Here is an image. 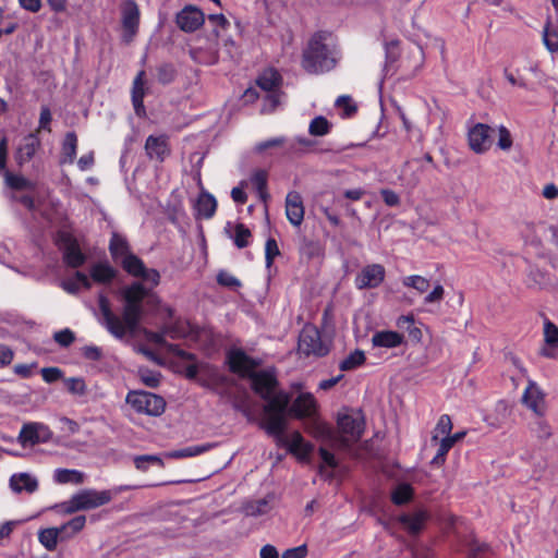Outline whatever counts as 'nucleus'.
I'll list each match as a JSON object with an SVG mask.
<instances>
[{"instance_id":"obj_1","label":"nucleus","mask_w":558,"mask_h":558,"mask_svg":"<svg viewBox=\"0 0 558 558\" xmlns=\"http://www.w3.org/2000/svg\"><path fill=\"white\" fill-rule=\"evenodd\" d=\"M255 389L266 401L264 405L263 427L276 441L300 460H307L313 446L305 441L299 432L286 434V410L290 396L284 391H276V380L268 374H259L254 380Z\"/></svg>"},{"instance_id":"obj_2","label":"nucleus","mask_w":558,"mask_h":558,"mask_svg":"<svg viewBox=\"0 0 558 558\" xmlns=\"http://www.w3.org/2000/svg\"><path fill=\"white\" fill-rule=\"evenodd\" d=\"M121 294L125 301L122 317L112 312L110 302L105 294L98 295L99 322L117 339L135 332L141 317L142 301L148 294V290L143 283L134 282L123 288Z\"/></svg>"},{"instance_id":"obj_3","label":"nucleus","mask_w":558,"mask_h":558,"mask_svg":"<svg viewBox=\"0 0 558 558\" xmlns=\"http://www.w3.org/2000/svg\"><path fill=\"white\" fill-rule=\"evenodd\" d=\"M337 426L338 434L336 435L328 424L315 421L311 433L319 440L329 442L338 448L345 449L360 440L364 430L363 415L356 411L339 413Z\"/></svg>"},{"instance_id":"obj_4","label":"nucleus","mask_w":558,"mask_h":558,"mask_svg":"<svg viewBox=\"0 0 558 558\" xmlns=\"http://www.w3.org/2000/svg\"><path fill=\"white\" fill-rule=\"evenodd\" d=\"M336 49L328 33H317L303 52L302 65L308 73H323L336 64Z\"/></svg>"},{"instance_id":"obj_5","label":"nucleus","mask_w":558,"mask_h":558,"mask_svg":"<svg viewBox=\"0 0 558 558\" xmlns=\"http://www.w3.org/2000/svg\"><path fill=\"white\" fill-rule=\"evenodd\" d=\"M111 501V490H96L85 488L74 494L69 500L59 507L62 512L71 514L77 511L90 510Z\"/></svg>"},{"instance_id":"obj_6","label":"nucleus","mask_w":558,"mask_h":558,"mask_svg":"<svg viewBox=\"0 0 558 558\" xmlns=\"http://www.w3.org/2000/svg\"><path fill=\"white\" fill-rule=\"evenodd\" d=\"M126 403L137 413L151 416L161 415L166 407L165 400L161 397L147 391L129 392Z\"/></svg>"},{"instance_id":"obj_7","label":"nucleus","mask_w":558,"mask_h":558,"mask_svg":"<svg viewBox=\"0 0 558 558\" xmlns=\"http://www.w3.org/2000/svg\"><path fill=\"white\" fill-rule=\"evenodd\" d=\"M228 363L229 367L233 373H236L241 376H248L252 379V387L256 393H258L255 389L254 380L259 374H268L270 375L276 381V377L274 373L269 371H260L255 372V368L257 366L256 362L247 356L243 351L241 350H233L230 351L228 354Z\"/></svg>"},{"instance_id":"obj_8","label":"nucleus","mask_w":558,"mask_h":558,"mask_svg":"<svg viewBox=\"0 0 558 558\" xmlns=\"http://www.w3.org/2000/svg\"><path fill=\"white\" fill-rule=\"evenodd\" d=\"M299 351L305 355L324 356L329 349L322 340L319 330L313 325H305L299 336Z\"/></svg>"},{"instance_id":"obj_9","label":"nucleus","mask_w":558,"mask_h":558,"mask_svg":"<svg viewBox=\"0 0 558 558\" xmlns=\"http://www.w3.org/2000/svg\"><path fill=\"white\" fill-rule=\"evenodd\" d=\"M56 242L68 266L77 268L85 263L86 257L82 253L77 240L70 232L60 231Z\"/></svg>"},{"instance_id":"obj_10","label":"nucleus","mask_w":558,"mask_h":558,"mask_svg":"<svg viewBox=\"0 0 558 558\" xmlns=\"http://www.w3.org/2000/svg\"><path fill=\"white\" fill-rule=\"evenodd\" d=\"M120 263L128 274L141 278L151 287H155L159 283V272L156 269L146 268L137 256L130 253L128 256H124Z\"/></svg>"},{"instance_id":"obj_11","label":"nucleus","mask_w":558,"mask_h":558,"mask_svg":"<svg viewBox=\"0 0 558 558\" xmlns=\"http://www.w3.org/2000/svg\"><path fill=\"white\" fill-rule=\"evenodd\" d=\"M386 276L385 267L380 264L364 266L355 276L354 286L359 290L374 289L379 287Z\"/></svg>"},{"instance_id":"obj_12","label":"nucleus","mask_w":558,"mask_h":558,"mask_svg":"<svg viewBox=\"0 0 558 558\" xmlns=\"http://www.w3.org/2000/svg\"><path fill=\"white\" fill-rule=\"evenodd\" d=\"M178 27L185 33H193L205 23L204 12L196 5L187 4L175 15Z\"/></svg>"},{"instance_id":"obj_13","label":"nucleus","mask_w":558,"mask_h":558,"mask_svg":"<svg viewBox=\"0 0 558 558\" xmlns=\"http://www.w3.org/2000/svg\"><path fill=\"white\" fill-rule=\"evenodd\" d=\"M123 40L130 43L138 31L140 9L134 0H126L122 8Z\"/></svg>"},{"instance_id":"obj_14","label":"nucleus","mask_w":558,"mask_h":558,"mask_svg":"<svg viewBox=\"0 0 558 558\" xmlns=\"http://www.w3.org/2000/svg\"><path fill=\"white\" fill-rule=\"evenodd\" d=\"M51 437V432L43 423H27L24 424L20 434L19 441L24 446H33L39 442H45Z\"/></svg>"},{"instance_id":"obj_15","label":"nucleus","mask_w":558,"mask_h":558,"mask_svg":"<svg viewBox=\"0 0 558 558\" xmlns=\"http://www.w3.org/2000/svg\"><path fill=\"white\" fill-rule=\"evenodd\" d=\"M493 129L484 123H476L468 133L469 145L477 154L485 153L492 145Z\"/></svg>"},{"instance_id":"obj_16","label":"nucleus","mask_w":558,"mask_h":558,"mask_svg":"<svg viewBox=\"0 0 558 558\" xmlns=\"http://www.w3.org/2000/svg\"><path fill=\"white\" fill-rule=\"evenodd\" d=\"M523 404L537 416H543L546 411L545 396L536 383L530 380L522 396Z\"/></svg>"},{"instance_id":"obj_17","label":"nucleus","mask_w":558,"mask_h":558,"mask_svg":"<svg viewBox=\"0 0 558 558\" xmlns=\"http://www.w3.org/2000/svg\"><path fill=\"white\" fill-rule=\"evenodd\" d=\"M38 480L27 472L14 473L9 480V486L15 494H33L38 489Z\"/></svg>"},{"instance_id":"obj_18","label":"nucleus","mask_w":558,"mask_h":558,"mask_svg":"<svg viewBox=\"0 0 558 558\" xmlns=\"http://www.w3.org/2000/svg\"><path fill=\"white\" fill-rule=\"evenodd\" d=\"M286 215L291 225L299 227L304 219V206L301 195L289 192L286 197Z\"/></svg>"},{"instance_id":"obj_19","label":"nucleus","mask_w":558,"mask_h":558,"mask_svg":"<svg viewBox=\"0 0 558 558\" xmlns=\"http://www.w3.org/2000/svg\"><path fill=\"white\" fill-rule=\"evenodd\" d=\"M316 411V401L311 393H301L292 403L291 408L286 410V415H292L298 418L312 416Z\"/></svg>"},{"instance_id":"obj_20","label":"nucleus","mask_w":558,"mask_h":558,"mask_svg":"<svg viewBox=\"0 0 558 558\" xmlns=\"http://www.w3.org/2000/svg\"><path fill=\"white\" fill-rule=\"evenodd\" d=\"M193 208L196 218L209 219L214 216L217 208L216 198L208 192L203 191L196 198Z\"/></svg>"},{"instance_id":"obj_21","label":"nucleus","mask_w":558,"mask_h":558,"mask_svg":"<svg viewBox=\"0 0 558 558\" xmlns=\"http://www.w3.org/2000/svg\"><path fill=\"white\" fill-rule=\"evenodd\" d=\"M145 150L150 159L162 161L169 154L167 137L165 135L148 136L145 143Z\"/></svg>"},{"instance_id":"obj_22","label":"nucleus","mask_w":558,"mask_h":558,"mask_svg":"<svg viewBox=\"0 0 558 558\" xmlns=\"http://www.w3.org/2000/svg\"><path fill=\"white\" fill-rule=\"evenodd\" d=\"M544 341L546 348H543L541 354L545 357H554L555 350L558 348V327L548 318L544 319Z\"/></svg>"},{"instance_id":"obj_23","label":"nucleus","mask_w":558,"mask_h":558,"mask_svg":"<svg viewBox=\"0 0 558 558\" xmlns=\"http://www.w3.org/2000/svg\"><path fill=\"white\" fill-rule=\"evenodd\" d=\"M403 342V336L393 330L377 331L372 337L374 347L392 349L397 348Z\"/></svg>"},{"instance_id":"obj_24","label":"nucleus","mask_w":558,"mask_h":558,"mask_svg":"<svg viewBox=\"0 0 558 558\" xmlns=\"http://www.w3.org/2000/svg\"><path fill=\"white\" fill-rule=\"evenodd\" d=\"M217 447L216 442H205L199 445H193L185 448L172 450L166 453L167 458L170 459H184L201 456Z\"/></svg>"},{"instance_id":"obj_25","label":"nucleus","mask_w":558,"mask_h":558,"mask_svg":"<svg viewBox=\"0 0 558 558\" xmlns=\"http://www.w3.org/2000/svg\"><path fill=\"white\" fill-rule=\"evenodd\" d=\"M145 72L141 71L136 75L134 82H133V88H132V102L134 106V110L137 116H144L145 114V107H144V96H145Z\"/></svg>"},{"instance_id":"obj_26","label":"nucleus","mask_w":558,"mask_h":558,"mask_svg":"<svg viewBox=\"0 0 558 558\" xmlns=\"http://www.w3.org/2000/svg\"><path fill=\"white\" fill-rule=\"evenodd\" d=\"M61 287L71 294L77 293L81 289H90L92 280L89 277L82 272L76 271L73 277L64 279L61 282Z\"/></svg>"},{"instance_id":"obj_27","label":"nucleus","mask_w":558,"mask_h":558,"mask_svg":"<svg viewBox=\"0 0 558 558\" xmlns=\"http://www.w3.org/2000/svg\"><path fill=\"white\" fill-rule=\"evenodd\" d=\"M86 480L85 473L75 469H57L53 472V481L57 484H83Z\"/></svg>"},{"instance_id":"obj_28","label":"nucleus","mask_w":558,"mask_h":558,"mask_svg":"<svg viewBox=\"0 0 558 558\" xmlns=\"http://www.w3.org/2000/svg\"><path fill=\"white\" fill-rule=\"evenodd\" d=\"M116 277V270L108 263H97L90 267V278L97 283H109Z\"/></svg>"},{"instance_id":"obj_29","label":"nucleus","mask_w":558,"mask_h":558,"mask_svg":"<svg viewBox=\"0 0 558 558\" xmlns=\"http://www.w3.org/2000/svg\"><path fill=\"white\" fill-rule=\"evenodd\" d=\"M76 147H77V137L74 132L66 133L63 144H62V154H61V162L62 163H72L76 156Z\"/></svg>"},{"instance_id":"obj_30","label":"nucleus","mask_w":558,"mask_h":558,"mask_svg":"<svg viewBox=\"0 0 558 558\" xmlns=\"http://www.w3.org/2000/svg\"><path fill=\"white\" fill-rule=\"evenodd\" d=\"M86 523V517L85 515H77L66 523L62 524L60 526L61 531V541L69 539L73 537L76 533L82 531Z\"/></svg>"},{"instance_id":"obj_31","label":"nucleus","mask_w":558,"mask_h":558,"mask_svg":"<svg viewBox=\"0 0 558 558\" xmlns=\"http://www.w3.org/2000/svg\"><path fill=\"white\" fill-rule=\"evenodd\" d=\"M109 250L116 262H120L124 256L130 254L126 240L118 233L112 234Z\"/></svg>"},{"instance_id":"obj_32","label":"nucleus","mask_w":558,"mask_h":558,"mask_svg":"<svg viewBox=\"0 0 558 558\" xmlns=\"http://www.w3.org/2000/svg\"><path fill=\"white\" fill-rule=\"evenodd\" d=\"M38 539L46 549H56L58 541H61L60 527H48L40 530L38 533Z\"/></svg>"},{"instance_id":"obj_33","label":"nucleus","mask_w":558,"mask_h":558,"mask_svg":"<svg viewBox=\"0 0 558 558\" xmlns=\"http://www.w3.org/2000/svg\"><path fill=\"white\" fill-rule=\"evenodd\" d=\"M425 519L426 515L423 512H417L400 517V522L409 533L416 534L422 530Z\"/></svg>"},{"instance_id":"obj_34","label":"nucleus","mask_w":558,"mask_h":558,"mask_svg":"<svg viewBox=\"0 0 558 558\" xmlns=\"http://www.w3.org/2000/svg\"><path fill=\"white\" fill-rule=\"evenodd\" d=\"M279 82L280 74L274 69L265 70L257 78V85L266 92H275Z\"/></svg>"},{"instance_id":"obj_35","label":"nucleus","mask_w":558,"mask_h":558,"mask_svg":"<svg viewBox=\"0 0 558 558\" xmlns=\"http://www.w3.org/2000/svg\"><path fill=\"white\" fill-rule=\"evenodd\" d=\"M365 360L364 351L356 349L340 362L339 368L343 372L353 371L363 365Z\"/></svg>"},{"instance_id":"obj_36","label":"nucleus","mask_w":558,"mask_h":558,"mask_svg":"<svg viewBox=\"0 0 558 558\" xmlns=\"http://www.w3.org/2000/svg\"><path fill=\"white\" fill-rule=\"evenodd\" d=\"M38 147V140L34 135H28L24 144L17 150V159L22 163L29 160Z\"/></svg>"},{"instance_id":"obj_37","label":"nucleus","mask_w":558,"mask_h":558,"mask_svg":"<svg viewBox=\"0 0 558 558\" xmlns=\"http://www.w3.org/2000/svg\"><path fill=\"white\" fill-rule=\"evenodd\" d=\"M402 284L415 290L417 293H425L429 288V280L420 275H411L402 278Z\"/></svg>"},{"instance_id":"obj_38","label":"nucleus","mask_w":558,"mask_h":558,"mask_svg":"<svg viewBox=\"0 0 558 558\" xmlns=\"http://www.w3.org/2000/svg\"><path fill=\"white\" fill-rule=\"evenodd\" d=\"M330 130L331 124L323 116L314 118L308 125V133L313 136H325L330 132Z\"/></svg>"},{"instance_id":"obj_39","label":"nucleus","mask_w":558,"mask_h":558,"mask_svg":"<svg viewBox=\"0 0 558 558\" xmlns=\"http://www.w3.org/2000/svg\"><path fill=\"white\" fill-rule=\"evenodd\" d=\"M532 434L539 440H547L551 437L553 430L547 421L538 416V418L531 424Z\"/></svg>"},{"instance_id":"obj_40","label":"nucleus","mask_w":558,"mask_h":558,"mask_svg":"<svg viewBox=\"0 0 558 558\" xmlns=\"http://www.w3.org/2000/svg\"><path fill=\"white\" fill-rule=\"evenodd\" d=\"M412 495V487L407 483H401L392 490L391 499L396 505H402L411 500Z\"/></svg>"},{"instance_id":"obj_41","label":"nucleus","mask_w":558,"mask_h":558,"mask_svg":"<svg viewBox=\"0 0 558 558\" xmlns=\"http://www.w3.org/2000/svg\"><path fill=\"white\" fill-rule=\"evenodd\" d=\"M135 468L142 472L149 469L150 465L163 466L162 459L156 454H143L134 457Z\"/></svg>"},{"instance_id":"obj_42","label":"nucleus","mask_w":558,"mask_h":558,"mask_svg":"<svg viewBox=\"0 0 558 558\" xmlns=\"http://www.w3.org/2000/svg\"><path fill=\"white\" fill-rule=\"evenodd\" d=\"M452 430V422L449 415L442 414L433 432L432 440H437L439 437H447Z\"/></svg>"},{"instance_id":"obj_43","label":"nucleus","mask_w":558,"mask_h":558,"mask_svg":"<svg viewBox=\"0 0 558 558\" xmlns=\"http://www.w3.org/2000/svg\"><path fill=\"white\" fill-rule=\"evenodd\" d=\"M335 106L341 111L342 118H350L356 112V106L349 96H340L336 99Z\"/></svg>"},{"instance_id":"obj_44","label":"nucleus","mask_w":558,"mask_h":558,"mask_svg":"<svg viewBox=\"0 0 558 558\" xmlns=\"http://www.w3.org/2000/svg\"><path fill=\"white\" fill-rule=\"evenodd\" d=\"M5 179L7 185L15 191H27L32 187V184L23 177L13 175L9 171L2 172Z\"/></svg>"},{"instance_id":"obj_45","label":"nucleus","mask_w":558,"mask_h":558,"mask_svg":"<svg viewBox=\"0 0 558 558\" xmlns=\"http://www.w3.org/2000/svg\"><path fill=\"white\" fill-rule=\"evenodd\" d=\"M543 41L550 52L558 51V31L547 24L543 31Z\"/></svg>"},{"instance_id":"obj_46","label":"nucleus","mask_w":558,"mask_h":558,"mask_svg":"<svg viewBox=\"0 0 558 558\" xmlns=\"http://www.w3.org/2000/svg\"><path fill=\"white\" fill-rule=\"evenodd\" d=\"M66 389L70 393L75 396H85L87 387L85 380L82 377H70L64 380Z\"/></svg>"},{"instance_id":"obj_47","label":"nucleus","mask_w":558,"mask_h":558,"mask_svg":"<svg viewBox=\"0 0 558 558\" xmlns=\"http://www.w3.org/2000/svg\"><path fill=\"white\" fill-rule=\"evenodd\" d=\"M401 184L407 189L415 187L420 182V175L415 171H410L409 163H405L399 175Z\"/></svg>"},{"instance_id":"obj_48","label":"nucleus","mask_w":558,"mask_h":558,"mask_svg":"<svg viewBox=\"0 0 558 558\" xmlns=\"http://www.w3.org/2000/svg\"><path fill=\"white\" fill-rule=\"evenodd\" d=\"M251 231L244 225L239 223L234 227L233 240L238 247L243 248L248 245Z\"/></svg>"},{"instance_id":"obj_49","label":"nucleus","mask_w":558,"mask_h":558,"mask_svg":"<svg viewBox=\"0 0 558 558\" xmlns=\"http://www.w3.org/2000/svg\"><path fill=\"white\" fill-rule=\"evenodd\" d=\"M452 440L448 437H441L439 442V448L437 450L436 456L433 458L432 463L433 464H444L446 461V456L448 451L453 447Z\"/></svg>"},{"instance_id":"obj_50","label":"nucleus","mask_w":558,"mask_h":558,"mask_svg":"<svg viewBox=\"0 0 558 558\" xmlns=\"http://www.w3.org/2000/svg\"><path fill=\"white\" fill-rule=\"evenodd\" d=\"M251 182L259 193L262 198L266 197L267 173L264 170H256L252 177Z\"/></svg>"},{"instance_id":"obj_51","label":"nucleus","mask_w":558,"mask_h":558,"mask_svg":"<svg viewBox=\"0 0 558 558\" xmlns=\"http://www.w3.org/2000/svg\"><path fill=\"white\" fill-rule=\"evenodd\" d=\"M280 255V251L277 244V241L272 238H269L265 244V260L266 267H271L274 259Z\"/></svg>"},{"instance_id":"obj_52","label":"nucleus","mask_w":558,"mask_h":558,"mask_svg":"<svg viewBox=\"0 0 558 558\" xmlns=\"http://www.w3.org/2000/svg\"><path fill=\"white\" fill-rule=\"evenodd\" d=\"M281 102V95L275 92H268L264 99L262 111L265 113L272 112Z\"/></svg>"},{"instance_id":"obj_53","label":"nucleus","mask_w":558,"mask_h":558,"mask_svg":"<svg viewBox=\"0 0 558 558\" xmlns=\"http://www.w3.org/2000/svg\"><path fill=\"white\" fill-rule=\"evenodd\" d=\"M498 133H499V137H498V147L502 150H509L512 146V138H511V134L510 132L508 131L507 128H505L504 125H500L498 128Z\"/></svg>"},{"instance_id":"obj_54","label":"nucleus","mask_w":558,"mask_h":558,"mask_svg":"<svg viewBox=\"0 0 558 558\" xmlns=\"http://www.w3.org/2000/svg\"><path fill=\"white\" fill-rule=\"evenodd\" d=\"M217 281L219 284L228 288H238L241 284L233 275L225 270L218 272Z\"/></svg>"},{"instance_id":"obj_55","label":"nucleus","mask_w":558,"mask_h":558,"mask_svg":"<svg viewBox=\"0 0 558 558\" xmlns=\"http://www.w3.org/2000/svg\"><path fill=\"white\" fill-rule=\"evenodd\" d=\"M445 289L440 283L434 286L433 290L424 298L425 304L439 303L442 301Z\"/></svg>"},{"instance_id":"obj_56","label":"nucleus","mask_w":558,"mask_h":558,"mask_svg":"<svg viewBox=\"0 0 558 558\" xmlns=\"http://www.w3.org/2000/svg\"><path fill=\"white\" fill-rule=\"evenodd\" d=\"M142 381L148 387H157L160 381V375L156 372L141 369L140 372Z\"/></svg>"},{"instance_id":"obj_57","label":"nucleus","mask_w":558,"mask_h":558,"mask_svg":"<svg viewBox=\"0 0 558 558\" xmlns=\"http://www.w3.org/2000/svg\"><path fill=\"white\" fill-rule=\"evenodd\" d=\"M284 142H286V138L282 136L275 137V138L263 141V142L256 144L254 149L256 153H263L264 150H266L268 148L281 146L284 144Z\"/></svg>"},{"instance_id":"obj_58","label":"nucleus","mask_w":558,"mask_h":558,"mask_svg":"<svg viewBox=\"0 0 558 558\" xmlns=\"http://www.w3.org/2000/svg\"><path fill=\"white\" fill-rule=\"evenodd\" d=\"M43 379L48 383H54L62 377V372L58 367H45L41 369Z\"/></svg>"},{"instance_id":"obj_59","label":"nucleus","mask_w":558,"mask_h":558,"mask_svg":"<svg viewBox=\"0 0 558 558\" xmlns=\"http://www.w3.org/2000/svg\"><path fill=\"white\" fill-rule=\"evenodd\" d=\"M14 359L13 350L7 344L0 343V367L8 366Z\"/></svg>"},{"instance_id":"obj_60","label":"nucleus","mask_w":558,"mask_h":558,"mask_svg":"<svg viewBox=\"0 0 558 558\" xmlns=\"http://www.w3.org/2000/svg\"><path fill=\"white\" fill-rule=\"evenodd\" d=\"M54 340L62 347H68L74 341V333L64 329L54 333Z\"/></svg>"},{"instance_id":"obj_61","label":"nucleus","mask_w":558,"mask_h":558,"mask_svg":"<svg viewBox=\"0 0 558 558\" xmlns=\"http://www.w3.org/2000/svg\"><path fill=\"white\" fill-rule=\"evenodd\" d=\"M82 354L84 357L92 361H98L102 355L101 349L96 345H85L82 348Z\"/></svg>"},{"instance_id":"obj_62","label":"nucleus","mask_w":558,"mask_h":558,"mask_svg":"<svg viewBox=\"0 0 558 558\" xmlns=\"http://www.w3.org/2000/svg\"><path fill=\"white\" fill-rule=\"evenodd\" d=\"M380 194L383 196L384 202L388 206H397V205H399L400 198H399L398 194L395 193L393 191H391V190H381Z\"/></svg>"},{"instance_id":"obj_63","label":"nucleus","mask_w":558,"mask_h":558,"mask_svg":"<svg viewBox=\"0 0 558 558\" xmlns=\"http://www.w3.org/2000/svg\"><path fill=\"white\" fill-rule=\"evenodd\" d=\"M306 547L304 545L287 549L282 554V558H305Z\"/></svg>"},{"instance_id":"obj_64","label":"nucleus","mask_w":558,"mask_h":558,"mask_svg":"<svg viewBox=\"0 0 558 558\" xmlns=\"http://www.w3.org/2000/svg\"><path fill=\"white\" fill-rule=\"evenodd\" d=\"M319 456H320V459L325 466L335 468L337 465L335 456L331 452H329L327 449L322 447L319 449Z\"/></svg>"}]
</instances>
